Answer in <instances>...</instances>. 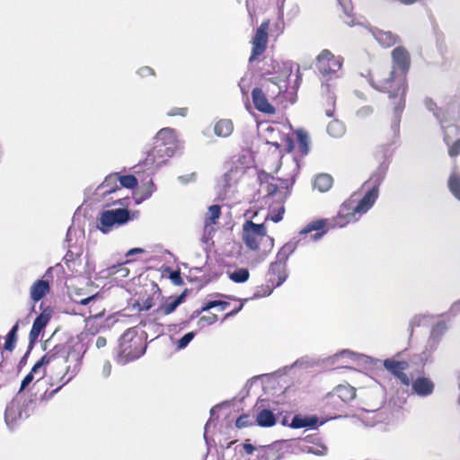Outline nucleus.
<instances>
[{
  "label": "nucleus",
  "instance_id": "c9c22d12",
  "mask_svg": "<svg viewBox=\"0 0 460 460\" xmlns=\"http://www.w3.org/2000/svg\"><path fill=\"white\" fill-rule=\"evenodd\" d=\"M299 149L303 155H307L309 152V137L307 133L303 129H298L296 132Z\"/></svg>",
  "mask_w": 460,
  "mask_h": 460
},
{
  "label": "nucleus",
  "instance_id": "4468645a",
  "mask_svg": "<svg viewBox=\"0 0 460 460\" xmlns=\"http://www.w3.org/2000/svg\"><path fill=\"white\" fill-rule=\"evenodd\" d=\"M146 351L142 340H135L134 343L119 344V351L117 362L125 365L130 361L139 358Z\"/></svg>",
  "mask_w": 460,
  "mask_h": 460
},
{
  "label": "nucleus",
  "instance_id": "dca6fc26",
  "mask_svg": "<svg viewBox=\"0 0 460 460\" xmlns=\"http://www.w3.org/2000/svg\"><path fill=\"white\" fill-rule=\"evenodd\" d=\"M411 394L419 397H428L431 395L435 389L434 382L427 376H419L411 378Z\"/></svg>",
  "mask_w": 460,
  "mask_h": 460
},
{
  "label": "nucleus",
  "instance_id": "0e129e2a",
  "mask_svg": "<svg viewBox=\"0 0 460 460\" xmlns=\"http://www.w3.org/2000/svg\"><path fill=\"white\" fill-rule=\"evenodd\" d=\"M40 332H41V331L35 329L34 327H31V330L29 334L31 342H33L34 341H36L39 338Z\"/></svg>",
  "mask_w": 460,
  "mask_h": 460
},
{
  "label": "nucleus",
  "instance_id": "a211bd4d",
  "mask_svg": "<svg viewBox=\"0 0 460 460\" xmlns=\"http://www.w3.org/2000/svg\"><path fill=\"white\" fill-rule=\"evenodd\" d=\"M252 98L255 108L261 112L267 114L275 112V108L269 102L262 88H254L252 92Z\"/></svg>",
  "mask_w": 460,
  "mask_h": 460
},
{
  "label": "nucleus",
  "instance_id": "9b49d317",
  "mask_svg": "<svg viewBox=\"0 0 460 460\" xmlns=\"http://www.w3.org/2000/svg\"><path fill=\"white\" fill-rule=\"evenodd\" d=\"M267 230L264 224H255L251 220L246 221L243 226L242 238L243 243L251 250L259 249L260 242L266 236Z\"/></svg>",
  "mask_w": 460,
  "mask_h": 460
},
{
  "label": "nucleus",
  "instance_id": "4be33fe9",
  "mask_svg": "<svg viewBox=\"0 0 460 460\" xmlns=\"http://www.w3.org/2000/svg\"><path fill=\"white\" fill-rule=\"evenodd\" d=\"M367 33L371 34L376 41L385 48H389L395 44L397 41V36L393 34L391 31H384L378 29H368L366 28Z\"/></svg>",
  "mask_w": 460,
  "mask_h": 460
},
{
  "label": "nucleus",
  "instance_id": "f257e3e1",
  "mask_svg": "<svg viewBox=\"0 0 460 460\" xmlns=\"http://www.w3.org/2000/svg\"><path fill=\"white\" fill-rule=\"evenodd\" d=\"M394 67L389 72L388 77L380 79L377 82L373 77L368 79L373 88L379 92H386L390 99H397L394 103L393 118L391 121V131L394 137L400 134V123L402 111L405 107V95L407 91L406 73L410 67V54L402 47H397L392 51Z\"/></svg>",
  "mask_w": 460,
  "mask_h": 460
},
{
  "label": "nucleus",
  "instance_id": "393cba45",
  "mask_svg": "<svg viewBox=\"0 0 460 460\" xmlns=\"http://www.w3.org/2000/svg\"><path fill=\"white\" fill-rule=\"evenodd\" d=\"M257 407V414H256V423L261 427H272L276 423V417L274 413L267 409L260 410L258 404Z\"/></svg>",
  "mask_w": 460,
  "mask_h": 460
},
{
  "label": "nucleus",
  "instance_id": "473e14b6",
  "mask_svg": "<svg viewBox=\"0 0 460 460\" xmlns=\"http://www.w3.org/2000/svg\"><path fill=\"white\" fill-rule=\"evenodd\" d=\"M337 1L345 14L344 22L349 26H353L355 24H358V22H355V19L352 15L353 7H352L351 0H337Z\"/></svg>",
  "mask_w": 460,
  "mask_h": 460
},
{
  "label": "nucleus",
  "instance_id": "ea45409f",
  "mask_svg": "<svg viewBox=\"0 0 460 460\" xmlns=\"http://www.w3.org/2000/svg\"><path fill=\"white\" fill-rule=\"evenodd\" d=\"M137 332L135 328H129L120 337L119 339V344L122 343H134L135 340H141L137 336Z\"/></svg>",
  "mask_w": 460,
  "mask_h": 460
},
{
  "label": "nucleus",
  "instance_id": "bf43d9fd",
  "mask_svg": "<svg viewBox=\"0 0 460 460\" xmlns=\"http://www.w3.org/2000/svg\"><path fill=\"white\" fill-rule=\"evenodd\" d=\"M34 379L32 373H29L22 381L19 393L24 390Z\"/></svg>",
  "mask_w": 460,
  "mask_h": 460
},
{
  "label": "nucleus",
  "instance_id": "c756f323",
  "mask_svg": "<svg viewBox=\"0 0 460 460\" xmlns=\"http://www.w3.org/2000/svg\"><path fill=\"white\" fill-rule=\"evenodd\" d=\"M234 130L233 122L230 119H220L215 124L214 132L217 137H226Z\"/></svg>",
  "mask_w": 460,
  "mask_h": 460
},
{
  "label": "nucleus",
  "instance_id": "cd10ccee",
  "mask_svg": "<svg viewBox=\"0 0 460 460\" xmlns=\"http://www.w3.org/2000/svg\"><path fill=\"white\" fill-rule=\"evenodd\" d=\"M318 418L316 416L295 415L291 420L290 427L293 429L312 428L316 426Z\"/></svg>",
  "mask_w": 460,
  "mask_h": 460
},
{
  "label": "nucleus",
  "instance_id": "f3484780",
  "mask_svg": "<svg viewBox=\"0 0 460 460\" xmlns=\"http://www.w3.org/2000/svg\"><path fill=\"white\" fill-rule=\"evenodd\" d=\"M384 367L394 375L404 385H410L411 378L403 372L408 367L406 361H396L389 358L384 361Z\"/></svg>",
  "mask_w": 460,
  "mask_h": 460
},
{
  "label": "nucleus",
  "instance_id": "69168bd1",
  "mask_svg": "<svg viewBox=\"0 0 460 460\" xmlns=\"http://www.w3.org/2000/svg\"><path fill=\"white\" fill-rule=\"evenodd\" d=\"M170 278H171L172 281L176 285H179L181 283V278L178 271L172 272Z\"/></svg>",
  "mask_w": 460,
  "mask_h": 460
},
{
  "label": "nucleus",
  "instance_id": "de8ad7c7",
  "mask_svg": "<svg viewBox=\"0 0 460 460\" xmlns=\"http://www.w3.org/2000/svg\"><path fill=\"white\" fill-rule=\"evenodd\" d=\"M448 154L451 157L456 156L460 154V137L449 142Z\"/></svg>",
  "mask_w": 460,
  "mask_h": 460
},
{
  "label": "nucleus",
  "instance_id": "338daca9",
  "mask_svg": "<svg viewBox=\"0 0 460 460\" xmlns=\"http://www.w3.org/2000/svg\"><path fill=\"white\" fill-rule=\"evenodd\" d=\"M96 298H97V295H93V296H88L86 298L80 300L79 304L83 305H89L90 303L93 302Z\"/></svg>",
  "mask_w": 460,
  "mask_h": 460
},
{
  "label": "nucleus",
  "instance_id": "2f4dec72",
  "mask_svg": "<svg viewBox=\"0 0 460 460\" xmlns=\"http://www.w3.org/2000/svg\"><path fill=\"white\" fill-rule=\"evenodd\" d=\"M156 188L152 179L146 183H144L138 190L139 197L137 198L136 203L139 204L140 202L149 199L152 194L155 191Z\"/></svg>",
  "mask_w": 460,
  "mask_h": 460
},
{
  "label": "nucleus",
  "instance_id": "a878e982",
  "mask_svg": "<svg viewBox=\"0 0 460 460\" xmlns=\"http://www.w3.org/2000/svg\"><path fill=\"white\" fill-rule=\"evenodd\" d=\"M49 290V285L46 280H37L31 288V298L34 302L42 299Z\"/></svg>",
  "mask_w": 460,
  "mask_h": 460
},
{
  "label": "nucleus",
  "instance_id": "c03bdc74",
  "mask_svg": "<svg viewBox=\"0 0 460 460\" xmlns=\"http://www.w3.org/2000/svg\"><path fill=\"white\" fill-rule=\"evenodd\" d=\"M49 321V315L45 312L41 313L37 318L34 320L32 327L42 331Z\"/></svg>",
  "mask_w": 460,
  "mask_h": 460
},
{
  "label": "nucleus",
  "instance_id": "f03ea898",
  "mask_svg": "<svg viewBox=\"0 0 460 460\" xmlns=\"http://www.w3.org/2000/svg\"><path fill=\"white\" fill-rule=\"evenodd\" d=\"M387 169L388 163L383 162L368 181L362 185L366 192L361 199L357 200L354 194L341 204L338 216L332 219V227H344L349 223L358 222L374 206L379 195V186L385 177Z\"/></svg>",
  "mask_w": 460,
  "mask_h": 460
},
{
  "label": "nucleus",
  "instance_id": "c85d7f7f",
  "mask_svg": "<svg viewBox=\"0 0 460 460\" xmlns=\"http://www.w3.org/2000/svg\"><path fill=\"white\" fill-rule=\"evenodd\" d=\"M446 118L440 120L441 128L444 131V140L447 145H449V142L455 140V137H460V128L455 124L445 125Z\"/></svg>",
  "mask_w": 460,
  "mask_h": 460
},
{
  "label": "nucleus",
  "instance_id": "6ab92c4d",
  "mask_svg": "<svg viewBox=\"0 0 460 460\" xmlns=\"http://www.w3.org/2000/svg\"><path fill=\"white\" fill-rule=\"evenodd\" d=\"M161 298V290L158 285L152 283L150 287V294L146 297H140L137 300V305L139 306V310H149L155 305L156 301H159Z\"/></svg>",
  "mask_w": 460,
  "mask_h": 460
},
{
  "label": "nucleus",
  "instance_id": "e433bc0d",
  "mask_svg": "<svg viewBox=\"0 0 460 460\" xmlns=\"http://www.w3.org/2000/svg\"><path fill=\"white\" fill-rule=\"evenodd\" d=\"M336 393L342 401H350L355 398V389L349 385H339L336 388Z\"/></svg>",
  "mask_w": 460,
  "mask_h": 460
},
{
  "label": "nucleus",
  "instance_id": "20e7f679",
  "mask_svg": "<svg viewBox=\"0 0 460 460\" xmlns=\"http://www.w3.org/2000/svg\"><path fill=\"white\" fill-rule=\"evenodd\" d=\"M328 220L327 219H319L316 221H313L308 224L304 229L299 232V238L297 240H292L287 243H285L277 254L276 261L270 265L269 269V283L271 284L273 288L279 287L282 285L287 278V261L289 256L295 252L298 243L302 242V237H306L307 234L313 231H318L323 229Z\"/></svg>",
  "mask_w": 460,
  "mask_h": 460
},
{
  "label": "nucleus",
  "instance_id": "4d7b16f0",
  "mask_svg": "<svg viewBox=\"0 0 460 460\" xmlns=\"http://www.w3.org/2000/svg\"><path fill=\"white\" fill-rule=\"evenodd\" d=\"M197 175L195 172L188 173L185 175H181L178 177L179 182L181 184H187L190 182H193L196 181Z\"/></svg>",
  "mask_w": 460,
  "mask_h": 460
},
{
  "label": "nucleus",
  "instance_id": "a18cd8bd",
  "mask_svg": "<svg viewBox=\"0 0 460 460\" xmlns=\"http://www.w3.org/2000/svg\"><path fill=\"white\" fill-rule=\"evenodd\" d=\"M109 270V275H117L118 277H120V278H126L128 276L129 274V270L123 267L121 264L118 265V266H112L111 268L108 269Z\"/></svg>",
  "mask_w": 460,
  "mask_h": 460
},
{
  "label": "nucleus",
  "instance_id": "4c0bfd02",
  "mask_svg": "<svg viewBox=\"0 0 460 460\" xmlns=\"http://www.w3.org/2000/svg\"><path fill=\"white\" fill-rule=\"evenodd\" d=\"M118 181H119L120 186L127 189H133L137 185V180L132 174L122 176L118 174Z\"/></svg>",
  "mask_w": 460,
  "mask_h": 460
},
{
  "label": "nucleus",
  "instance_id": "5701e85b",
  "mask_svg": "<svg viewBox=\"0 0 460 460\" xmlns=\"http://www.w3.org/2000/svg\"><path fill=\"white\" fill-rule=\"evenodd\" d=\"M276 5L278 10V19L271 28V36L276 39L279 37L285 31V4L271 2Z\"/></svg>",
  "mask_w": 460,
  "mask_h": 460
},
{
  "label": "nucleus",
  "instance_id": "1a4fd4ad",
  "mask_svg": "<svg viewBox=\"0 0 460 460\" xmlns=\"http://www.w3.org/2000/svg\"><path fill=\"white\" fill-rule=\"evenodd\" d=\"M447 330V323L445 322H438L435 324L430 332V335L427 341L422 352L418 356L419 363L424 365L431 360L432 354L437 350L438 344L440 343L443 335Z\"/></svg>",
  "mask_w": 460,
  "mask_h": 460
},
{
  "label": "nucleus",
  "instance_id": "412c9836",
  "mask_svg": "<svg viewBox=\"0 0 460 460\" xmlns=\"http://www.w3.org/2000/svg\"><path fill=\"white\" fill-rule=\"evenodd\" d=\"M117 181L118 173H111L108 175L102 183H101L96 189L97 195L105 196L119 191L121 189L118 186Z\"/></svg>",
  "mask_w": 460,
  "mask_h": 460
},
{
  "label": "nucleus",
  "instance_id": "b1692460",
  "mask_svg": "<svg viewBox=\"0 0 460 460\" xmlns=\"http://www.w3.org/2000/svg\"><path fill=\"white\" fill-rule=\"evenodd\" d=\"M184 295H181L175 298L169 297L164 301L155 310L157 314L168 315L174 312V310L182 303Z\"/></svg>",
  "mask_w": 460,
  "mask_h": 460
},
{
  "label": "nucleus",
  "instance_id": "603ef678",
  "mask_svg": "<svg viewBox=\"0 0 460 460\" xmlns=\"http://www.w3.org/2000/svg\"><path fill=\"white\" fill-rule=\"evenodd\" d=\"M188 114V109L185 107L182 108H172L168 111L167 116L169 117H174V116H181V117H186Z\"/></svg>",
  "mask_w": 460,
  "mask_h": 460
},
{
  "label": "nucleus",
  "instance_id": "6e6d98bb",
  "mask_svg": "<svg viewBox=\"0 0 460 460\" xmlns=\"http://www.w3.org/2000/svg\"><path fill=\"white\" fill-rule=\"evenodd\" d=\"M46 364L42 361V359L40 358V360H39L31 368V372L30 373H32L33 376L35 375H39V378H41L42 376H43V371H42V367H46L45 366Z\"/></svg>",
  "mask_w": 460,
  "mask_h": 460
},
{
  "label": "nucleus",
  "instance_id": "39448f33",
  "mask_svg": "<svg viewBox=\"0 0 460 460\" xmlns=\"http://www.w3.org/2000/svg\"><path fill=\"white\" fill-rule=\"evenodd\" d=\"M293 66L292 61H271L272 70L267 72L271 76L264 77L261 83L263 92L270 98L278 97L288 90V80L293 72Z\"/></svg>",
  "mask_w": 460,
  "mask_h": 460
},
{
  "label": "nucleus",
  "instance_id": "13d9d810",
  "mask_svg": "<svg viewBox=\"0 0 460 460\" xmlns=\"http://www.w3.org/2000/svg\"><path fill=\"white\" fill-rule=\"evenodd\" d=\"M91 342H93V344L97 349H101L104 348L107 344L106 339L102 336H98L95 338L93 337L91 340Z\"/></svg>",
  "mask_w": 460,
  "mask_h": 460
},
{
  "label": "nucleus",
  "instance_id": "09e8293b",
  "mask_svg": "<svg viewBox=\"0 0 460 460\" xmlns=\"http://www.w3.org/2000/svg\"><path fill=\"white\" fill-rule=\"evenodd\" d=\"M373 112H374L373 108L369 105H366V106L359 108L357 111L356 116L358 119H366V118L369 117L370 115H372Z\"/></svg>",
  "mask_w": 460,
  "mask_h": 460
},
{
  "label": "nucleus",
  "instance_id": "58836bf2",
  "mask_svg": "<svg viewBox=\"0 0 460 460\" xmlns=\"http://www.w3.org/2000/svg\"><path fill=\"white\" fill-rule=\"evenodd\" d=\"M18 331V323L14 324L7 334L4 349L7 350H13L16 341V334Z\"/></svg>",
  "mask_w": 460,
  "mask_h": 460
},
{
  "label": "nucleus",
  "instance_id": "680f3d73",
  "mask_svg": "<svg viewBox=\"0 0 460 460\" xmlns=\"http://www.w3.org/2000/svg\"><path fill=\"white\" fill-rule=\"evenodd\" d=\"M111 373V364L110 363V361H105L102 368V375L104 378H107L108 376H110Z\"/></svg>",
  "mask_w": 460,
  "mask_h": 460
},
{
  "label": "nucleus",
  "instance_id": "774afa93",
  "mask_svg": "<svg viewBox=\"0 0 460 460\" xmlns=\"http://www.w3.org/2000/svg\"><path fill=\"white\" fill-rule=\"evenodd\" d=\"M450 311L451 313L453 314H457L460 312V300L455 302L451 307H450Z\"/></svg>",
  "mask_w": 460,
  "mask_h": 460
},
{
  "label": "nucleus",
  "instance_id": "7c9ffc66",
  "mask_svg": "<svg viewBox=\"0 0 460 460\" xmlns=\"http://www.w3.org/2000/svg\"><path fill=\"white\" fill-rule=\"evenodd\" d=\"M332 185V178L327 173L317 175L314 181V188L321 192H325L331 189Z\"/></svg>",
  "mask_w": 460,
  "mask_h": 460
},
{
  "label": "nucleus",
  "instance_id": "79ce46f5",
  "mask_svg": "<svg viewBox=\"0 0 460 460\" xmlns=\"http://www.w3.org/2000/svg\"><path fill=\"white\" fill-rule=\"evenodd\" d=\"M196 333L194 332H190L184 334L180 340H178L176 344V349L181 350L185 349L189 343L194 339Z\"/></svg>",
  "mask_w": 460,
  "mask_h": 460
},
{
  "label": "nucleus",
  "instance_id": "9d476101",
  "mask_svg": "<svg viewBox=\"0 0 460 460\" xmlns=\"http://www.w3.org/2000/svg\"><path fill=\"white\" fill-rule=\"evenodd\" d=\"M343 58L334 56L329 49H323L316 58V67L323 75H334L339 77L337 72L341 70Z\"/></svg>",
  "mask_w": 460,
  "mask_h": 460
},
{
  "label": "nucleus",
  "instance_id": "5fc2aeb1",
  "mask_svg": "<svg viewBox=\"0 0 460 460\" xmlns=\"http://www.w3.org/2000/svg\"><path fill=\"white\" fill-rule=\"evenodd\" d=\"M425 320H426L425 315L413 316L409 323V328L411 329V332H412L415 327L421 325Z\"/></svg>",
  "mask_w": 460,
  "mask_h": 460
},
{
  "label": "nucleus",
  "instance_id": "864d4df0",
  "mask_svg": "<svg viewBox=\"0 0 460 460\" xmlns=\"http://www.w3.org/2000/svg\"><path fill=\"white\" fill-rule=\"evenodd\" d=\"M327 447L323 445H316L310 447L308 452L315 456H325L327 454Z\"/></svg>",
  "mask_w": 460,
  "mask_h": 460
},
{
  "label": "nucleus",
  "instance_id": "f704fd0d",
  "mask_svg": "<svg viewBox=\"0 0 460 460\" xmlns=\"http://www.w3.org/2000/svg\"><path fill=\"white\" fill-rule=\"evenodd\" d=\"M346 131L344 124L338 120L333 119L327 126V132L330 136L333 137H341L344 135Z\"/></svg>",
  "mask_w": 460,
  "mask_h": 460
},
{
  "label": "nucleus",
  "instance_id": "0eeeda50",
  "mask_svg": "<svg viewBox=\"0 0 460 460\" xmlns=\"http://www.w3.org/2000/svg\"><path fill=\"white\" fill-rule=\"evenodd\" d=\"M127 208H117L103 211L97 220V228L103 234H108L115 226H122L130 220Z\"/></svg>",
  "mask_w": 460,
  "mask_h": 460
},
{
  "label": "nucleus",
  "instance_id": "e2e57ef3",
  "mask_svg": "<svg viewBox=\"0 0 460 460\" xmlns=\"http://www.w3.org/2000/svg\"><path fill=\"white\" fill-rule=\"evenodd\" d=\"M219 300L209 301L201 307V312L208 311L219 305Z\"/></svg>",
  "mask_w": 460,
  "mask_h": 460
},
{
  "label": "nucleus",
  "instance_id": "f8f14e48",
  "mask_svg": "<svg viewBox=\"0 0 460 460\" xmlns=\"http://www.w3.org/2000/svg\"><path fill=\"white\" fill-rule=\"evenodd\" d=\"M269 27L270 20L263 21L252 38V53L249 58L250 63L255 61L265 52L269 40Z\"/></svg>",
  "mask_w": 460,
  "mask_h": 460
},
{
  "label": "nucleus",
  "instance_id": "052dcab7",
  "mask_svg": "<svg viewBox=\"0 0 460 460\" xmlns=\"http://www.w3.org/2000/svg\"><path fill=\"white\" fill-rule=\"evenodd\" d=\"M137 74L141 76V77H146V76H148V75H155V72L154 70L149 67V66H143L141 68L138 69L137 71Z\"/></svg>",
  "mask_w": 460,
  "mask_h": 460
},
{
  "label": "nucleus",
  "instance_id": "37998d69",
  "mask_svg": "<svg viewBox=\"0 0 460 460\" xmlns=\"http://www.w3.org/2000/svg\"><path fill=\"white\" fill-rule=\"evenodd\" d=\"M220 217V207L217 205H213L208 208V216L206 218V224L208 225V221L210 224H215L216 220Z\"/></svg>",
  "mask_w": 460,
  "mask_h": 460
},
{
  "label": "nucleus",
  "instance_id": "6e6552de",
  "mask_svg": "<svg viewBox=\"0 0 460 460\" xmlns=\"http://www.w3.org/2000/svg\"><path fill=\"white\" fill-rule=\"evenodd\" d=\"M176 155L178 154L170 149V147H166L160 142L154 140V146L147 152L143 164L147 169L157 170L166 164L168 160Z\"/></svg>",
  "mask_w": 460,
  "mask_h": 460
},
{
  "label": "nucleus",
  "instance_id": "7ed1b4c3",
  "mask_svg": "<svg viewBox=\"0 0 460 460\" xmlns=\"http://www.w3.org/2000/svg\"><path fill=\"white\" fill-rule=\"evenodd\" d=\"M82 358L83 355L79 351L75 349H69L65 344L56 345L41 358L42 361L46 364L45 366L50 371H55L59 367H63L54 376H51V379L58 383L59 385L49 393L45 392L42 395L43 400H50L78 374L81 368Z\"/></svg>",
  "mask_w": 460,
  "mask_h": 460
},
{
  "label": "nucleus",
  "instance_id": "72a5a7b5",
  "mask_svg": "<svg viewBox=\"0 0 460 460\" xmlns=\"http://www.w3.org/2000/svg\"><path fill=\"white\" fill-rule=\"evenodd\" d=\"M300 13L299 4L294 0H287L285 3V16L288 22L295 20Z\"/></svg>",
  "mask_w": 460,
  "mask_h": 460
},
{
  "label": "nucleus",
  "instance_id": "aec40b11",
  "mask_svg": "<svg viewBox=\"0 0 460 460\" xmlns=\"http://www.w3.org/2000/svg\"><path fill=\"white\" fill-rule=\"evenodd\" d=\"M425 105L427 109L433 112L434 116L440 121L441 119H444L447 117H449L450 119L454 120H460V107H458L457 111H455V106H450L447 110L446 114H440V109L437 107V104L431 100V99H426Z\"/></svg>",
  "mask_w": 460,
  "mask_h": 460
},
{
  "label": "nucleus",
  "instance_id": "2eb2a0df",
  "mask_svg": "<svg viewBox=\"0 0 460 460\" xmlns=\"http://www.w3.org/2000/svg\"><path fill=\"white\" fill-rule=\"evenodd\" d=\"M155 142H160L163 146L170 147L173 152L181 154L184 148V143L178 137L174 128H163L154 137Z\"/></svg>",
  "mask_w": 460,
  "mask_h": 460
},
{
  "label": "nucleus",
  "instance_id": "ddd939ff",
  "mask_svg": "<svg viewBox=\"0 0 460 460\" xmlns=\"http://www.w3.org/2000/svg\"><path fill=\"white\" fill-rule=\"evenodd\" d=\"M31 402H22L19 397L14 398L6 407L4 420L7 425H12L19 420L26 419L30 416L29 407Z\"/></svg>",
  "mask_w": 460,
  "mask_h": 460
},
{
  "label": "nucleus",
  "instance_id": "3c124183",
  "mask_svg": "<svg viewBox=\"0 0 460 460\" xmlns=\"http://www.w3.org/2000/svg\"><path fill=\"white\" fill-rule=\"evenodd\" d=\"M284 211H285L284 206L281 205L279 208L277 212L271 210L270 212V214L268 215L267 218H270V220H272L273 222H276V223L279 222L282 219V215H283Z\"/></svg>",
  "mask_w": 460,
  "mask_h": 460
},
{
  "label": "nucleus",
  "instance_id": "49530a36",
  "mask_svg": "<svg viewBox=\"0 0 460 460\" xmlns=\"http://www.w3.org/2000/svg\"><path fill=\"white\" fill-rule=\"evenodd\" d=\"M339 356L341 357H348L353 360H358V359H361L363 360L365 363L368 362V360H372L369 357H367L365 355H361V354H358V353H355L353 351H350V350H348V349H345V350H342Z\"/></svg>",
  "mask_w": 460,
  "mask_h": 460
},
{
  "label": "nucleus",
  "instance_id": "8fccbe9b",
  "mask_svg": "<svg viewBox=\"0 0 460 460\" xmlns=\"http://www.w3.org/2000/svg\"><path fill=\"white\" fill-rule=\"evenodd\" d=\"M217 320V316L216 314H210V315H208V316H202L200 317V319L199 320V326L200 328H203L205 327L206 325H211L213 324L214 323H216Z\"/></svg>",
  "mask_w": 460,
  "mask_h": 460
},
{
  "label": "nucleus",
  "instance_id": "423d86ee",
  "mask_svg": "<svg viewBox=\"0 0 460 460\" xmlns=\"http://www.w3.org/2000/svg\"><path fill=\"white\" fill-rule=\"evenodd\" d=\"M282 169L286 170V173H282V176L279 178V185L270 184L269 186V195L275 197L278 201L281 203L288 198L290 191L289 189L295 182V177L299 170V164L296 158L286 159L280 162V166L278 172Z\"/></svg>",
  "mask_w": 460,
  "mask_h": 460
},
{
  "label": "nucleus",
  "instance_id": "a19ab883",
  "mask_svg": "<svg viewBox=\"0 0 460 460\" xmlns=\"http://www.w3.org/2000/svg\"><path fill=\"white\" fill-rule=\"evenodd\" d=\"M230 279L236 283H243L249 279V271L246 269H239L230 274Z\"/></svg>",
  "mask_w": 460,
  "mask_h": 460
},
{
  "label": "nucleus",
  "instance_id": "bb28decb",
  "mask_svg": "<svg viewBox=\"0 0 460 460\" xmlns=\"http://www.w3.org/2000/svg\"><path fill=\"white\" fill-rule=\"evenodd\" d=\"M447 185L452 195L460 201V169L454 168L452 170Z\"/></svg>",
  "mask_w": 460,
  "mask_h": 460
}]
</instances>
